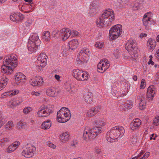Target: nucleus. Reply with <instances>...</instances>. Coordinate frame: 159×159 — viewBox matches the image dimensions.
<instances>
[{
  "mask_svg": "<svg viewBox=\"0 0 159 159\" xmlns=\"http://www.w3.org/2000/svg\"><path fill=\"white\" fill-rule=\"evenodd\" d=\"M3 60V65L1 67L2 72L7 74L12 73L13 69L17 65V56L15 54L10 55L8 58H5Z\"/></svg>",
  "mask_w": 159,
  "mask_h": 159,
  "instance_id": "f257e3e1",
  "label": "nucleus"
},
{
  "mask_svg": "<svg viewBox=\"0 0 159 159\" xmlns=\"http://www.w3.org/2000/svg\"><path fill=\"white\" fill-rule=\"evenodd\" d=\"M109 10H105L100 17V26L102 27L107 26L109 22L114 19L113 11L111 9Z\"/></svg>",
  "mask_w": 159,
  "mask_h": 159,
  "instance_id": "f03ea898",
  "label": "nucleus"
},
{
  "mask_svg": "<svg viewBox=\"0 0 159 159\" xmlns=\"http://www.w3.org/2000/svg\"><path fill=\"white\" fill-rule=\"evenodd\" d=\"M126 49L129 53L132 55V57L135 59L138 57V48L135 41L129 40L125 45Z\"/></svg>",
  "mask_w": 159,
  "mask_h": 159,
  "instance_id": "7ed1b4c3",
  "label": "nucleus"
},
{
  "mask_svg": "<svg viewBox=\"0 0 159 159\" xmlns=\"http://www.w3.org/2000/svg\"><path fill=\"white\" fill-rule=\"evenodd\" d=\"M99 133V127L98 125L89 129L88 132L85 129L83 133V138L85 141H88L89 140L94 139Z\"/></svg>",
  "mask_w": 159,
  "mask_h": 159,
  "instance_id": "20e7f679",
  "label": "nucleus"
},
{
  "mask_svg": "<svg viewBox=\"0 0 159 159\" xmlns=\"http://www.w3.org/2000/svg\"><path fill=\"white\" fill-rule=\"evenodd\" d=\"M124 128L119 126L113 127L110 131L107 133L106 138L108 141L109 138L114 140L117 139L120 134H123Z\"/></svg>",
  "mask_w": 159,
  "mask_h": 159,
  "instance_id": "39448f33",
  "label": "nucleus"
},
{
  "mask_svg": "<svg viewBox=\"0 0 159 159\" xmlns=\"http://www.w3.org/2000/svg\"><path fill=\"white\" fill-rule=\"evenodd\" d=\"M122 28L121 25H115L112 26L109 32V38L110 40H114L119 37H120L121 32L120 29Z\"/></svg>",
  "mask_w": 159,
  "mask_h": 159,
  "instance_id": "423d86ee",
  "label": "nucleus"
},
{
  "mask_svg": "<svg viewBox=\"0 0 159 159\" xmlns=\"http://www.w3.org/2000/svg\"><path fill=\"white\" fill-rule=\"evenodd\" d=\"M53 111V108L50 109L49 107L43 105L41 106L37 112L39 117H45L48 116Z\"/></svg>",
  "mask_w": 159,
  "mask_h": 159,
  "instance_id": "0eeeda50",
  "label": "nucleus"
},
{
  "mask_svg": "<svg viewBox=\"0 0 159 159\" xmlns=\"http://www.w3.org/2000/svg\"><path fill=\"white\" fill-rule=\"evenodd\" d=\"M36 149L34 146L30 144H27L22 152V155L26 157H31L34 156Z\"/></svg>",
  "mask_w": 159,
  "mask_h": 159,
  "instance_id": "6e6552de",
  "label": "nucleus"
},
{
  "mask_svg": "<svg viewBox=\"0 0 159 159\" xmlns=\"http://www.w3.org/2000/svg\"><path fill=\"white\" fill-rule=\"evenodd\" d=\"M89 52V50L86 48H84L81 50L80 52L79 56V59L80 61L83 62H86L88 60Z\"/></svg>",
  "mask_w": 159,
  "mask_h": 159,
  "instance_id": "1a4fd4ad",
  "label": "nucleus"
},
{
  "mask_svg": "<svg viewBox=\"0 0 159 159\" xmlns=\"http://www.w3.org/2000/svg\"><path fill=\"white\" fill-rule=\"evenodd\" d=\"M156 89L153 85L149 86L147 89L146 98L149 102L152 101L156 93Z\"/></svg>",
  "mask_w": 159,
  "mask_h": 159,
  "instance_id": "9d476101",
  "label": "nucleus"
},
{
  "mask_svg": "<svg viewBox=\"0 0 159 159\" xmlns=\"http://www.w3.org/2000/svg\"><path fill=\"white\" fill-rule=\"evenodd\" d=\"M47 56L45 53H41L38 57L37 60V63L40 64V66L41 67H43L46 65L47 63Z\"/></svg>",
  "mask_w": 159,
  "mask_h": 159,
  "instance_id": "9b49d317",
  "label": "nucleus"
},
{
  "mask_svg": "<svg viewBox=\"0 0 159 159\" xmlns=\"http://www.w3.org/2000/svg\"><path fill=\"white\" fill-rule=\"evenodd\" d=\"M141 124V121L139 118H136L133 120L130 125V128L134 131L140 127Z\"/></svg>",
  "mask_w": 159,
  "mask_h": 159,
  "instance_id": "f8f14e48",
  "label": "nucleus"
},
{
  "mask_svg": "<svg viewBox=\"0 0 159 159\" xmlns=\"http://www.w3.org/2000/svg\"><path fill=\"white\" fill-rule=\"evenodd\" d=\"M64 109H65V107H62L57 112V120L59 122L65 123L66 122V119L65 118V116L63 113Z\"/></svg>",
  "mask_w": 159,
  "mask_h": 159,
  "instance_id": "ddd939ff",
  "label": "nucleus"
},
{
  "mask_svg": "<svg viewBox=\"0 0 159 159\" xmlns=\"http://www.w3.org/2000/svg\"><path fill=\"white\" fill-rule=\"evenodd\" d=\"M24 17V15L20 13H15L10 16L11 20L17 22L22 21Z\"/></svg>",
  "mask_w": 159,
  "mask_h": 159,
  "instance_id": "4468645a",
  "label": "nucleus"
},
{
  "mask_svg": "<svg viewBox=\"0 0 159 159\" xmlns=\"http://www.w3.org/2000/svg\"><path fill=\"white\" fill-rule=\"evenodd\" d=\"M39 44L38 43L36 42H33L31 41H29L27 45L28 49L29 51L31 52H35L39 45Z\"/></svg>",
  "mask_w": 159,
  "mask_h": 159,
  "instance_id": "2eb2a0df",
  "label": "nucleus"
},
{
  "mask_svg": "<svg viewBox=\"0 0 159 159\" xmlns=\"http://www.w3.org/2000/svg\"><path fill=\"white\" fill-rule=\"evenodd\" d=\"M43 82V78L41 77H39L35 79H31L30 81L31 85L33 86H36L41 85Z\"/></svg>",
  "mask_w": 159,
  "mask_h": 159,
  "instance_id": "dca6fc26",
  "label": "nucleus"
},
{
  "mask_svg": "<svg viewBox=\"0 0 159 159\" xmlns=\"http://www.w3.org/2000/svg\"><path fill=\"white\" fill-rule=\"evenodd\" d=\"M79 43L77 39H74L70 41L68 43L69 50L75 49L78 46Z\"/></svg>",
  "mask_w": 159,
  "mask_h": 159,
  "instance_id": "f3484780",
  "label": "nucleus"
},
{
  "mask_svg": "<svg viewBox=\"0 0 159 159\" xmlns=\"http://www.w3.org/2000/svg\"><path fill=\"white\" fill-rule=\"evenodd\" d=\"M47 95L52 97L56 96L58 94V92H56V90L53 88H50L47 89L46 91Z\"/></svg>",
  "mask_w": 159,
  "mask_h": 159,
  "instance_id": "a211bd4d",
  "label": "nucleus"
},
{
  "mask_svg": "<svg viewBox=\"0 0 159 159\" xmlns=\"http://www.w3.org/2000/svg\"><path fill=\"white\" fill-rule=\"evenodd\" d=\"M83 71L79 69H76L73 70L72 74L73 76L77 80H78L79 79L81 78V75Z\"/></svg>",
  "mask_w": 159,
  "mask_h": 159,
  "instance_id": "6ab92c4d",
  "label": "nucleus"
},
{
  "mask_svg": "<svg viewBox=\"0 0 159 159\" xmlns=\"http://www.w3.org/2000/svg\"><path fill=\"white\" fill-rule=\"evenodd\" d=\"M147 44L148 47L150 48V50H152L155 48L156 42L155 40L150 38L148 40Z\"/></svg>",
  "mask_w": 159,
  "mask_h": 159,
  "instance_id": "aec40b11",
  "label": "nucleus"
},
{
  "mask_svg": "<svg viewBox=\"0 0 159 159\" xmlns=\"http://www.w3.org/2000/svg\"><path fill=\"white\" fill-rule=\"evenodd\" d=\"M8 79L6 77L1 78L0 81V91L3 89L7 84Z\"/></svg>",
  "mask_w": 159,
  "mask_h": 159,
  "instance_id": "412c9836",
  "label": "nucleus"
},
{
  "mask_svg": "<svg viewBox=\"0 0 159 159\" xmlns=\"http://www.w3.org/2000/svg\"><path fill=\"white\" fill-rule=\"evenodd\" d=\"M22 101H19V100H10L8 104L9 106L11 108H14L15 107L18 105Z\"/></svg>",
  "mask_w": 159,
  "mask_h": 159,
  "instance_id": "4be33fe9",
  "label": "nucleus"
},
{
  "mask_svg": "<svg viewBox=\"0 0 159 159\" xmlns=\"http://www.w3.org/2000/svg\"><path fill=\"white\" fill-rule=\"evenodd\" d=\"M16 126L20 130L25 129L27 126V123L25 122L20 121L17 123Z\"/></svg>",
  "mask_w": 159,
  "mask_h": 159,
  "instance_id": "5701e85b",
  "label": "nucleus"
},
{
  "mask_svg": "<svg viewBox=\"0 0 159 159\" xmlns=\"http://www.w3.org/2000/svg\"><path fill=\"white\" fill-rule=\"evenodd\" d=\"M70 135L67 132L63 133L61 134L60 139L61 142L65 143L69 139Z\"/></svg>",
  "mask_w": 159,
  "mask_h": 159,
  "instance_id": "b1692460",
  "label": "nucleus"
},
{
  "mask_svg": "<svg viewBox=\"0 0 159 159\" xmlns=\"http://www.w3.org/2000/svg\"><path fill=\"white\" fill-rule=\"evenodd\" d=\"M81 77L79 79V81H84L85 80H87L89 78V75L88 72L86 71H83L81 74Z\"/></svg>",
  "mask_w": 159,
  "mask_h": 159,
  "instance_id": "393cba45",
  "label": "nucleus"
},
{
  "mask_svg": "<svg viewBox=\"0 0 159 159\" xmlns=\"http://www.w3.org/2000/svg\"><path fill=\"white\" fill-rule=\"evenodd\" d=\"M52 125V122L49 120L46 121H44L42 123L41 127L43 129H48L51 127Z\"/></svg>",
  "mask_w": 159,
  "mask_h": 159,
  "instance_id": "a878e982",
  "label": "nucleus"
},
{
  "mask_svg": "<svg viewBox=\"0 0 159 159\" xmlns=\"http://www.w3.org/2000/svg\"><path fill=\"white\" fill-rule=\"evenodd\" d=\"M63 113L65 116V118L66 119L67 122L70 120L71 117L70 110L68 108L65 107V109H63Z\"/></svg>",
  "mask_w": 159,
  "mask_h": 159,
  "instance_id": "bb28decb",
  "label": "nucleus"
},
{
  "mask_svg": "<svg viewBox=\"0 0 159 159\" xmlns=\"http://www.w3.org/2000/svg\"><path fill=\"white\" fill-rule=\"evenodd\" d=\"M33 42H36L39 44L40 41L39 39V37L36 34H33L30 38V41Z\"/></svg>",
  "mask_w": 159,
  "mask_h": 159,
  "instance_id": "cd10ccee",
  "label": "nucleus"
},
{
  "mask_svg": "<svg viewBox=\"0 0 159 159\" xmlns=\"http://www.w3.org/2000/svg\"><path fill=\"white\" fill-rule=\"evenodd\" d=\"M140 102L139 103V108L141 110H143L146 107V102L145 101V99L144 98H141L140 99Z\"/></svg>",
  "mask_w": 159,
  "mask_h": 159,
  "instance_id": "c85d7f7f",
  "label": "nucleus"
},
{
  "mask_svg": "<svg viewBox=\"0 0 159 159\" xmlns=\"http://www.w3.org/2000/svg\"><path fill=\"white\" fill-rule=\"evenodd\" d=\"M71 32H69V30L67 29L66 32L64 33L62 35L61 34V36L62 37V39L64 40L67 39L70 35Z\"/></svg>",
  "mask_w": 159,
  "mask_h": 159,
  "instance_id": "c756f323",
  "label": "nucleus"
},
{
  "mask_svg": "<svg viewBox=\"0 0 159 159\" xmlns=\"http://www.w3.org/2000/svg\"><path fill=\"white\" fill-rule=\"evenodd\" d=\"M151 18L150 17H148L147 19H145L144 18H143V25L145 26V28L147 29V26H149L150 25V23L149 21Z\"/></svg>",
  "mask_w": 159,
  "mask_h": 159,
  "instance_id": "7c9ffc66",
  "label": "nucleus"
},
{
  "mask_svg": "<svg viewBox=\"0 0 159 159\" xmlns=\"http://www.w3.org/2000/svg\"><path fill=\"white\" fill-rule=\"evenodd\" d=\"M50 33L49 31H46L44 32L43 35V38L44 39L48 41L50 38Z\"/></svg>",
  "mask_w": 159,
  "mask_h": 159,
  "instance_id": "2f4dec72",
  "label": "nucleus"
},
{
  "mask_svg": "<svg viewBox=\"0 0 159 159\" xmlns=\"http://www.w3.org/2000/svg\"><path fill=\"white\" fill-rule=\"evenodd\" d=\"M9 141V138H4L1 139L0 140V145H5L6 144H7Z\"/></svg>",
  "mask_w": 159,
  "mask_h": 159,
  "instance_id": "473e14b6",
  "label": "nucleus"
},
{
  "mask_svg": "<svg viewBox=\"0 0 159 159\" xmlns=\"http://www.w3.org/2000/svg\"><path fill=\"white\" fill-rule=\"evenodd\" d=\"M52 35L54 38H57L59 36H61V32L58 30H54L53 31Z\"/></svg>",
  "mask_w": 159,
  "mask_h": 159,
  "instance_id": "72a5a7b5",
  "label": "nucleus"
},
{
  "mask_svg": "<svg viewBox=\"0 0 159 159\" xmlns=\"http://www.w3.org/2000/svg\"><path fill=\"white\" fill-rule=\"evenodd\" d=\"M22 73L20 72H19L17 73L15 75V80L16 81L18 82L19 81H20L21 82V75Z\"/></svg>",
  "mask_w": 159,
  "mask_h": 159,
  "instance_id": "f704fd0d",
  "label": "nucleus"
},
{
  "mask_svg": "<svg viewBox=\"0 0 159 159\" xmlns=\"http://www.w3.org/2000/svg\"><path fill=\"white\" fill-rule=\"evenodd\" d=\"M92 93L90 92H88L84 94V98L86 99H91L93 98V96Z\"/></svg>",
  "mask_w": 159,
  "mask_h": 159,
  "instance_id": "c9c22d12",
  "label": "nucleus"
},
{
  "mask_svg": "<svg viewBox=\"0 0 159 159\" xmlns=\"http://www.w3.org/2000/svg\"><path fill=\"white\" fill-rule=\"evenodd\" d=\"M32 110V108L30 107H25L23 109V112L25 114H27Z\"/></svg>",
  "mask_w": 159,
  "mask_h": 159,
  "instance_id": "e433bc0d",
  "label": "nucleus"
},
{
  "mask_svg": "<svg viewBox=\"0 0 159 159\" xmlns=\"http://www.w3.org/2000/svg\"><path fill=\"white\" fill-rule=\"evenodd\" d=\"M16 150V148L14 147L12 145L9 146L7 150V152H13Z\"/></svg>",
  "mask_w": 159,
  "mask_h": 159,
  "instance_id": "4c0bfd02",
  "label": "nucleus"
},
{
  "mask_svg": "<svg viewBox=\"0 0 159 159\" xmlns=\"http://www.w3.org/2000/svg\"><path fill=\"white\" fill-rule=\"evenodd\" d=\"M96 114L93 111V109L89 110L87 112V115L89 117L94 116Z\"/></svg>",
  "mask_w": 159,
  "mask_h": 159,
  "instance_id": "58836bf2",
  "label": "nucleus"
},
{
  "mask_svg": "<svg viewBox=\"0 0 159 159\" xmlns=\"http://www.w3.org/2000/svg\"><path fill=\"white\" fill-rule=\"evenodd\" d=\"M106 61V60H105L104 61V65L105 66V68L104 67V68H103L104 70L103 71H102V72H100L101 73H103L104 72L106 71V70H107V69H108L109 68V66H110L109 63L107 62Z\"/></svg>",
  "mask_w": 159,
  "mask_h": 159,
  "instance_id": "ea45409f",
  "label": "nucleus"
},
{
  "mask_svg": "<svg viewBox=\"0 0 159 159\" xmlns=\"http://www.w3.org/2000/svg\"><path fill=\"white\" fill-rule=\"evenodd\" d=\"M47 144L48 145L49 147L52 148L53 149H55L56 146L52 143L50 141H48L47 142Z\"/></svg>",
  "mask_w": 159,
  "mask_h": 159,
  "instance_id": "a19ab883",
  "label": "nucleus"
},
{
  "mask_svg": "<svg viewBox=\"0 0 159 159\" xmlns=\"http://www.w3.org/2000/svg\"><path fill=\"white\" fill-rule=\"evenodd\" d=\"M158 117H155V119L153 120V123L156 126H158L159 125V120Z\"/></svg>",
  "mask_w": 159,
  "mask_h": 159,
  "instance_id": "79ce46f5",
  "label": "nucleus"
},
{
  "mask_svg": "<svg viewBox=\"0 0 159 159\" xmlns=\"http://www.w3.org/2000/svg\"><path fill=\"white\" fill-rule=\"evenodd\" d=\"M145 81L144 79H142L141 82V85L140 87V89H143L144 88L145 82Z\"/></svg>",
  "mask_w": 159,
  "mask_h": 159,
  "instance_id": "37998d69",
  "label": "nucleus"
},
{
  "mask_svg": "<svg viewBox=\"0 0 159 159\" xmlns=\"http://www.w3.org/2000/svg\"><path fill=\"white\" fill-rule=\"evenodd\" d=\"M20 142L19 141L14 142L12 145L13 147L16 148V149L20 145Z\"/></svg>",
  "mask_w": 159,
  "mask_h": 159,
  "instance_id": "c03bdc74",
  "label": "nucleus"
},
{
  "mask_svg": "<svg viewBox=\"0 0 159 159\" xmlns=\"http://www.w3.org/2000/svg\"><path fill=\"white\" fill-rule=\"evenodd\" d=\"M93 111L96 114H97L99 111V107L98 106H97L93 108Z\"/></svg>",
  "mask_w": 159,
  "mask_h": 159,
  "instance_id": "a18cd8bd",
  "label": "nucleus"
},
{
  "mask_svg": "<svg viewBox=\"0 0 159 159\" xmlns=\"http://www.w3.org/2000/svg\"><path fill=\"white\" fill-rule=\"evenodd\" d=\"M85 102L87 103L91 104L93 101V98L86 99H84Z\"/></svg>",
  "mask_w": 159,
  "mask_h": 159,
  "instance_id": "49530a36",
  "label": "nucleus"
},
{
  "mask_svg": "<svg viewBox=\"0 0 159 159\" xmlns=\"http://www.w3.org/2000/svg\"><path fill=\"white\" fill-rule=\"evenodd\" d=\"M102 62H103V61H101V60L100 61V64H102L101 67V70H102V71H103L104 70V69H103L104 67L105 68V66L104 65V62L103 63H102Z\"/></svg>",
  "mask_w": 159,
  "mask_h": 159,
  "instance_id": "de8ad7c7",
  "label": "nucleus"
},
{
  "mask_svg": "<svg viewBox=\"0 0 159 159\" xmlns=\"http://www.w3.org/2000/svg\"><path fill=\"white\" fill-rule=\"evenodd\" d=\"M79 34V33L75 30H73L71 32V34L72 35V36H77Z\"/></svg>",
  "mask_w": 159,
  "mask_h": 159,
  "instance_id": "09e8293b",
  "label": "nucleus"
},
{
  "mask_svg": "<svg viewBox=\"0 0 159 159\" xmlns=\"http://www.w3.org/2000/svg\"><path fill=\"white\" fill-rule=\"evenodd\" d=\"M21 82H25V77L26 76L25 75L23 74L22 73L21 75Z\"/></svg>",
  "mask_w": 159,
  "mask_h": 159,
  "instance_id": "8fccbe9b",
  "label": "nucleus"
},
{
  "mask_svg": "<svg viewBox=\"0 0 159 159\" xmlns=\"http://www.w3.org/2000/svg\"><path fill=\"white\" fill-rule=\"evenodd\" d=\"M150 153L149 152H147L143 155V158H144V159H146L150 155Z\"/></svg>",
  "mask_w": 159,
  "mask_h": 159,
  "instance_id": "3c124183",
  "label": "nucleus"
},
{
  "mask_svg": "<svg viewBox=\"0 0 159 159\" xmlns=\"http://www.w3.org/2000/svg\"><path fill=\"white\" fill-rule=\"evenodd\" d=\"M89 12L90 13H95L96 14V9L92 7V8H91V7L90 11H89Z\"/></svg>",
  "mask_w": 159,
  "mask_h": 159,
  "instance_id": "603ef678",
  "label": "nucleus"
},
{
  "mask_svg": "<svg viewBox=\"0 0 159 159\" xmlns=\"http://www.w3.org/2000/svg\"><path fill=\"white\" fill-rule=\"evenodd\" d=\"M120 52L117 50H116L115 52L113 53V55L116 58H117L118 57V55Z\"/></svg>",
  "mask_w": 159,
  "mask_h": 159,
  "instance_id": "864d4df0",
  "label": "nucleus"
},
{
  "mask_svg": "<svg viewBox=\"0 0 159 159\" xmlns=\"http://www.w3.org/2000/svg\"><path fill=\"white\" fill-rule=\"evenodd\" d=\"M67 29L69 30L67 28H63L61 30H60L59 32H61V34L62 35L64 34V33H65V32H66Z\"/></svg>",
  "mask_w": 159,
  "mask_h": 159,
  "instance_id": "5fc2aeb1",
  "label": "nucleus"
},
{
  "mask_svg": "<svg viewBox=\"0 0 159 159\" xmlns=\"http://www.w3.org/2000/svg\"><path fill=\"white\" fill-rule=\"evenodd\" d=\"M67 29L69 30L67 28H63L61 30H60L59 32H61V34L62 35L64 34V33H65V32H66Z\"/></svg>",
  "mask_w": 159,
  "mask_h": 159,
  "instance_id": "6e6d98bb",
  "label": "nucleus"
},
{
  "mask_svg": "<svg viewBox=\"0 0 159 159\" xmlns=\"http://www.w3.org/2000/svg\"><path fill=\"white\" fill-rule=\"evenodd\" d=\"M10 126L11 128H12L14 126L13 122L11 121H9L7 123Z\"/></svg>",
  "mask_w": 159,
  "mask_h": 159,
  "instance_id": "4d7b16f0",
  "label": "nucleus"
},
{
  "mask_svg": "<svg viewBox=\"0 0 159 159\" xmlns=\"http://www.w3.org/2000/svg\"><path fill=\"white\" fill-rule=\"evenodd\" d=\"M18 93L19 91L18 90H14L12 91V92L11 93L10 95H15L17 94Z\"/></svg>",
  "mask_w": 159,
  "mask_h": 159,
  "instance_id": "13d9d810",
  "label": "nucleus"
},
{
  "mask_svg": "<svg viewBox=\"0 0 159 159\" xmlns=\"http://www.w3.org/2000/svg\"><path fill=\"white\" fill-rule=\"evenodd\" d=\"M77 144V142H76V141L73 140V143L71 144V146H73L75 147H76V145Z\"/></svg>",
  "mask_w": 159,
  "mask_h": 159,
  "instance_id": "bf43d9fd",
  "label": "nucleus"
},
{
  "mask_svg": "<svg viewBox=\"0 0 159 159\" xmlns=\"http://www.w3.org/2000/svg\"><path fill=\"white\" fill-rule=\"evenodd\" d=\"M31 94L33 95H35L36 96H39L40 94V93L38 92H33L31 93Z\"/></svg>",
  "mask_w": 159,
  "mask_h": 159,
  "instance_id": "052dcab7",
  "label": "nucleus"
},
{
  "mask_svg": "<svg viewBox=\"0 0 159 159\" xmlns=\"http://www.w3.org/2000/svg\"><path fill=\"white\" fill-rule=\"evenodd\" d=\"M127 102L129 103L130 104L128 105H125V106H126V107H127L128 109H130L132 107V102H130V101H129V102L128 101Z\"/></svg>",
  "mask_w": 159,
  "mask_h": 159,
  "instance_id": "680f3d73",
  "label": "nucleus"
},
{
  "mask_svg": "<svg viewBox=\"0 0 159 159\" xmlns=\"http://www.w3.org/2000/svg\"><path fill=\"white\" fill-rule=\"evenodd\" d=\"M5 128L7 130H10V129H11V128L10 126H9V125L7 123L5 125Z\"/></svg>",
  "mask_w": 159,
  "mask_h": 159,
  "instance_id": "e2e57ef3",
  "label": "nucleus"
},
{
  "mask_svg": "<svg viewBox=\"0 0 159 159\" xmlns=\"http://www.w3.org/2000/svg\"><path fill=\"white\" fill-rule=\"evenodd\" d=\"M94 152L95 153L98 154L99 153V148L98 147H96L95 148Z\"/></svg>",
  "mask_w": 159,
  "mask_h": 159,
  "instance_id": "0e129e2a",
  "label": "nucleus"
},
{
  "mask_svg": "<svg viewBox=\"0 0 159 159\" xmlns=\"http://www.w3.org/2000/svg\"><path fill=\"white\" fill-rule=\"evenodd\" d=\"M106 125V123L103 121H101L100 122V126H104Z\"/></svg>",
  "mask_w": 159,
  "mask_h": 159,
  "instance_id": "69168bd1",
  "label": "nucleus"
},
{
  "mask_svg": "<svg viewBox=\"0 0 159 159\" xmlns=\"http://www.w3.org/2000/svg\"><path fill=\"white\" fill-rule=\"evenodd\" d=\"M147 36V35L146 34L142 33L140 34V37L141 38H142L143 37H145Z\"/></svg>",
  "mask_w": 159,
  "mask_h": 159,
  "instance_id": "338daca9",
  "label": "nucleus"
},
{
  "mask_svg": "<svg viewBox=\"0 0 159 159\" xmlns=\"http://www.w3.org/2000/svg\"><path fill=\"white\" fill-rule=\"evenodd\" d=\"M156 57L159 59V49L156 52Z\"/></svg>",
  "mask_w": 159,
  "mask_h": 159,
  "instance_id": "774afa93",
  "label": "nucleus"
}]
</instances>
